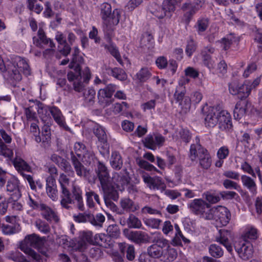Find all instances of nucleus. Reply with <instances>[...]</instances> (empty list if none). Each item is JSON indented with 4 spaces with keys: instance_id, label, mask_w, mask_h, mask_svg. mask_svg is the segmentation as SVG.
Wrapping results in <instances>:
<instances>
[{
    "instance_id": "obj_1",
    "label": "nucleus",
    "mask_w": 262,
    "mask_h": 262,
    "mask_svg": "<svg viewBox=\"0 0 262 262\" xmlns=\"http://www.w3.org/2000/svg\"><path fill=\"white\" fill-rule=\"evenodd\" d=\"M100 16L103 20V30L108 34L112 33L114 27L118 24L120 18V11L115 9L112 13L111 5L104 3L100 5Z\"/></svg>"
},
{
    "instance_id": "obj_2",
    "label": "nucleus",
    "mask_w": 262,
    "mask_h": 262,
    "mask_svg": "<svg viewBox=\"0 0 262 262\" xmlns=\"http://www.w3.org/2000/svg\"><path fill=\"white\" fill-rule=\"evenodd\" d=\"M43 243L42 239L33 234L27 236L20 243L19 248L34 262H43L40 255L32 249L31 247L39 249Z\"/></svg>"
},
{
    "instance_id": "obj_3",
    "label": "nucleus",
    "mask_w": 262,
    "mask_h": 262,
    "mask_svg": "<svg viewBox=\"0 0 262 262\" xmlns=\"http://www.w3.org/2000/svg\"><path fill=\"white\" fill-rule=\"evenodd\" d=\"M9 78L16 81L21 79L20 72L26 75H30V68L26 61L20 56H16L7 64L6 71Z\"/></svg>"
},
{
    "instance_id": "obj_4",
    "label": "nucleus",
    "mask_w": 262,
    "mask_h": 262,
    "mask_svg": "<svg viewBox=\"0 0 262 262\" xmlns=\"http://www.w3.org/2000/svg\"><path fill=\"white\" fill-rule=\"evenodd\" d=\"M69 81H73V88L77 92H83L85 90V84H87L90 78L91 73L89 68L86 67L82 71L81 69L79 70L74 69V71H70L67 74Z\"/></svg>"
},
{
    "instance_id": "obj_5",
    "label": "nucleus",
    "mask_w": 262,
    "mask_h": 262,
    "mask_svg": "<svg viewBox=\"0 0 262 262\" xmlns=\"http://www.w3.org/2000/svg\"><path fill=\"white\" fill-rule=\"evenodd\" d=\"M220 200V198L195 199L188 204V207L193 213L205 220L211 205L217 203Z\"/></svg>"
},
{
    "instance_id": "obj_6",
    "label": "nucleus",
    "mask_w": 262,
    "mask_h": 262,
    "mask_svg": "<svg viewBox=\"0 0 262 262\" xmlns=\"http://www.w3.org/2000/svg\"><path fill=\"white\" fill-rule=\"evenodd\" d=\"M205 220H214L223 226L226 225L230 220L231 214L229 210L223 206L211 207Z\"/></svg>"
},
{
    "instance_id": "obj_7",
    "label": "nucleus",
    "mask_w": 262,
    "mask_h": 262,
    "mask_svg": "<svg viewBox=\"0 0 262 262\" xmlns=\"http://www.w3.org/2000/svg\"><path fill=\"white\" fill-rule=\"evenodd\" d=\"M71 160L77 176L83 178L91 184L95 183L97 179L96 175L90 169L84 167L73 151L71 152Z\"/></svg>"
},
{
    "instance_id": "obj_8",
    "label": "nucleus",
    "mask_w": 262,
    "mask_h": 262,
    "mask_svg": "<svg viewBox=\"0 0 262 262\" xmlns=\"http://www.w3.org/2000/svg\"><path fill=\"white\" fill-rule=\"evenodd\" d=\"M29 204L34 209H40L42 216L48 221L58 222L59 219L56 213L50 207L41 203L38 198L35 200L29 198Z\"/></svg>"
},
{
    "instance_id": "obj_9",
    "label": "nucleus",
    "mask_w": 262,
    "mask_h": 262,
    "mask_svg": "<svg viewBox=\"0 0 262 262\" xmlns=\"http://www.w3.org/2000/svg\"><path fill=\"white\" fill-rule=\"evenodd\" d=\"M13 164L17 171L28 181L31 188L32 190H35L36 185L32 177L25 173V171L31 172L32 168L31 166L20 158H15L13 161Z\"/></svg>"
},
{
    "instance_id": "obj_10",
    "label": "nucleus",
    "mask_w": 262,
    "mask_h": 262,
    "mask_svg": "<svg viewBox=\"0 0 262 262\" xmlns=\"http://www.w3.org/2000/svg\"><path fill=\"white\" fill-rule=\"evenodd\" d=\"M178 4L179 3L176 2L174 0H164L162 7L156 5L155 9L151 10L150 11L159 19L163 18L165 16L170 17L171 16L170 12L175 10V6Z\"/></svg>"
},
{
    "instance_id": "obj_11",
    "label": "nucleus",
    "mask_w": 262,
    "mask_h": 262,
    "mask_svg": "<svg viewBox=\"0 0 262 262\" xmlns=\"http://www.w3.org/2000/svg\"><path fill=\"white\" fill-rule=\"evenodd\" d=\"M123 234L129 240L140 245L147 243L150 240L148 234L141 231H130L128 229H125Z\"/></svg>"
},
{
    "instance_id": "obj_12",
    "label": "nucleus",
    "mask_w": 262,
    "mask_h": 262,
    "mask_svg": "<svg viewBox=\"0 0 262 262\" xmlns=\"http://www.w3.org/2000/svg\"><path fill=\"white\" fill-rule=\"evenodd\" d=\"M168 245V241L165 238L157 239L156 243L147 248V253L154 258H159L164 254L163 248Z\"/></svg>"
},
{
    "instance_id": "obj_13",
    "label": "nucleus",
    "mask_w": 262,
    "mask_h": 262,
    "mask_svg": "<svg viewBox=\"0 0 262 262\" xmlns=\"http://www.w3.org/2000/svg\"><path fill=\"white\" fill-rule=\"evenodd\" d=\"M174 98L176 102L178 103L180 107V113L184 115L189 112L191 107V100L189 96H185L184 92L176 91Z\"/></svg>"
},
{
    "instance_id": "obj_14",
    "label": "nucleus",
    "mask_w": 262,
    "mask_h": 262,
    "mask_svg": "<svg viewBox=\"0 0 262 262\" xmlns=\"http://www.w3.org/2000/svg\"><path fill=\"white\" fill-rule=\"evenodd\" d=\"M112 179L120 192H122L125 189V186H127L129 183L130 178L126 169H124L119 172H115L113 174Z\"/></svg>"
},
{
    "instance_id": "obj_15",
    "label": "nucleus",
    "mask_w": 262,
    "mask_h": 262,
    "mask_svg": "<svg viewBox=\"0 0 262 262\" xmlns=\"http://www.w3.org/2000/svg\"><path fill=\"white\" fill-rule=\"evenodd\" d=\"M165 141V137L159 134L148 135L144 139L143 143L146 148L155 150L157 147L162 146Z\"/></svg>"
},
{
    "instance_id": "obj_16",
    "label": "nucleus",
    "mask_w": 262,
    "mask_h": 262,
    "mask_svg": "<svg viewBox=\"0 0 262 262\" xmlns=\"http://www.w3.org/2000/svg\"><path fill=\"white\" fill-rule=\"evenodd\" d=\"M205 0H195L192 3L191 2H186L183 4L182 10L186 11L185 15L190 19L204 5Z\"/></svg>"
},
{
    "instance_id": "obj_17",
    "label": "nucleus",
    "mask_w": 262,
    "mask_h": 262,
    "mask_svg": "<svg viewBox=\"0 0 262 262\" xmlns=\"http://www.w3.org/2000/svg\"><path fill=\"white\" fill-rule=\"evenodd\" d=\"M221 113V111L217 109V107H209L207 111L205 113V124L206 127H213L219 122V116Z\"/></svg>"
},
{
    "instance_id": "obj_18",
    "label": "nucleus",
    "mask_w": 262,
    "mask_h": 262,
    "mask_svg": "<svg viewBox=\"0 0 262 262\" xmlns=\"http://www.w3.org/2000/svg\"><path fill=\"white\" fill-rule=\"evenodd\" d=\"M217 122L219 128L226 132H230L232 130L233 125L231 121L230 114L224 110L221 111Z\"/></svg>"
},
{
    "instance_id": "obj_19",
    "label": "nucleus",
    "mask_w": 262,
    "mask_h": 262,
    "mask_svg": "<svg viewBox=\"0 0 262 262\" xmlns=\"http://www.w3.org/2000/svg\"><path fill=\"white\" fill-rule=\"evenodd\" d=\"M235 249L238 253L239 256L244 260H248L253 256V246L249 242H245L242 243L239 247L235 246Z\"/></svg>"
},
{
    "instance_id": "obj_20",
    "label": "nucleus",
    "mask_w": 262,
    "mask_h": 262,
    "mask_svg": "<svg viewBox=\"0 0 262 262\" xmlns=\"http://www.w3.org/2000/svg\"><path fill=\"white\" fill-rule=\"evenodd\" d=\"M214 51V48L208 46L204 47L201 52L203 63L209 70L214 69L215 66V62L211 56V54H213Z\"/></svg>"
},
{
    "instance_id": "obj_21",
    "label": "nucleus",
    "mask_w": 262,
    "mask_h": 262,
    "mask_svg": "<svg viewBox=\"0 0 262 262\" xmlns=\"http://www.w3.org/2000/svg\"><path fill=\"white\" fill-rule=\"evenodd\" d=\"M231 237L230 231L225 229H221L219 231L218 235L215 237V241L222 244L229 252L232 251V247L229 241Z\"/></svg>"
},
{
    "instance_id": "obj_22",
    "label": "nucleus",
    "mask_w": 262,
    "mask_h": 262,
    "mask_svg": "<svg viewBox=\"0 0 262 262\" xmlns=\"http://www.w3.org/2000/svg\"><path fill=\"white\" fill-rule=\"evenodd\" d=\"M33 43L39 48H43V45L50 43L49 46L51 48L55 47L54 43L50 39L48 38L42 29H39L37 32V36L33 38Z\"/></svg>"
},
{
    "instance_id": "obj_23",
    "label": "nucleus",
    "mask_w": 262,
    "mask_h": 262,
    "mask_svg": "<svg viewBox=\"0 0 262 262\" xmlns=\"http://www.w3.org/2000/svg\"><path fill=\"white\" fill-rule=\"evenodd\" d=\"M251 106L247 100H240L236 104L233 111V116L236 120H239L244 117Z\"/></svg>"
},
{
    "instance_id": "obj_24",
    "label": "nucleus",
    "mask_w": 262,
    "mask_h": 262,
    "mask_svg": "<svg viewBox=\"0 0 262 262\" xmlns=\"http://www.w3.org/2000/svg\"><path fill=\"white\" fill-rule=\"evenodd\" d=\"M142 177L144 182L150 189H164L165 185L161 178L158 177H151L147 174H144Z\"/></svg>"
},
{
    "instance_id": "obj_25",
    "label": "nucleus",
    "mask_w": 262,
    "mask_h": 262,
    "mask_svg": "<svg viewBox=\"0 0 262 262\" xmlns=\"http://www.w3.org/2000/svg\"><path fill=\"white\" fill-rule=\"evenodd\" d=\"M49 111L53 116L55 122L66 130H69L70 128L66 125L64 118L60 110L56 106H53L49 107Z\"/></svg>"
},
{
    "instance_id": "obj_26",
    "label": "nucleus",
    "mask_w": 262,
    "mask_h": 262,
    "mask_svg": "<svg viewBox=\"0 0 262 262\" xmlns=\"http://www.w3.org/2000/svg\"><path fill=\"white\" fill-rule=\"evenodd\" d=\"M96 173L100 184L110 181V177L106 166L102 162L99 161L96 169Z\"/></svg>"
},
{
    "instance_id": "obj_27",
    "label": "nucleus",
    "mask_w": 262,
    "mask_h": 262,
    "mask_svg": "<svg viewBox=\"0 0 262 262\" xmlns=\"http://www.w3.org/2000/svg\"><path fill=\"white\" fill-rule=\"evenodd\" d=\"M119 248L122 253L125 255L126 259L129 261H133L136 257V251L135 247L126 243L119 244Z\"/></svg>"
},
{
    "instance_id": "obj_28",
    "label": "nucleus",
    "mask_w": 262,
    "mask_h": 262,
    "mask_svg": "<svg viewBox=\"0 0 262 262\" xmlns=\"http://www.w3.org/2000/svg\"><path fill=\"white\" fill-rule=\"evenodd\" d=\"M102 189L104 194V196H118L120 191L113 185L111 181L101 184Z\"/></svg>"
},
{
    "instance_id": "obj_29",
    "label": "nucleus",
    "mask_w": 262,
    "mask_h": 262,
    "mask_svg": "<svg viewBox=\"0 0 262 262\" xmlns=\"http://www.w3.org/2000/svg\"><path fill=\"white\" fill-rule=\"evenodd\" d=\"M93 127V132L97 138L98 140L101 143L105 144L107 142V135L102 126L94 122H90Z\"/></svg>"
},
{
    "instance_id": "obj_30",
    "label": "nucleus",
    "mask_w": 262,
    "mask_h": 262,
    "mask_svg": "<svg viewBox=\"0 0 262 262\" xmlns=\"http://www.w3.org/2000/svg\"><path fill=\"white\" fill-rule=\"evenodd\" d=\"M82 198H62L60 203L62 207L69 209L71 207L70 205L74 204L76 201L78 209L81 211L84 210V206L82 202Z\"/></svg>"
},
{
    "instance_id": "obj_31",
    "label": "nucleus",
    "mask_w": 262,
    "mask_h": 262,
    "mask_svg": "<svg viewBox=\"0 0 262 262\" xmlns=\"http://www.w3.org/2000/svg\"><path fill=\"white\" fill-rule=\"evenodd\" d=\"M206 149L201 144H191L189 150V157L192 161H195L200 156L206 152Z\"/></svg>"
},
{
    "instance_id": "obj_32",
    "label": "nucleus",
    "mask_w": 262,
    "mask_h": 262,
    "mask_svg": "<svg viewBox=\"0 0 262 262\" xmlns=\"http://www.w3.org/2000/svg\"><path fill=\"white\" fill-rule=\"evenodd\" d=\"M80 52L79 49L77 47L74 48V51L72 54L73 58L69 67L71 69H81L80 64L83 62V58L81 56H79Z\"/></svg>"
},
{
    "instance_id": "obj_33",
    "label": "nucleus",
    "mask_w": 262,
    "mask_h": 262,
    "mask_svg": "<svg viewBox=\"0 0 262 262\" xmlns=\"http://www.w3.org/2000/svg\"><path fill=\"white\" fill-rule=\"evenodd\" d=\"M116 89V86L115 84H110L104 89H101L98 92V98L99 100H102L105 98H111Z\"/></svg>"
},
{
    "instance_id": "obj_34",
    "label": "nucleus",
    "mask_w": 262,
    "mask_h": 262,
    "mask_svg": "<svg viewBox=\"0 0 262 262\" xmlns=\"http://www.w3.org/2000/svg\"><path fill=\"white\" fill-rule=\"evenodd\" d=\"M241 180L243 185L249 190L253 195H255L257 191L255 181L251 178L246 175H243Z\"/></svg>"
},
{
    "instance_id": "obj_35",
    "label": "nucleus",
    "mask_w": 262,
    "mask_h": 262,
    "mask_svg": "<svg viewBox=\"0 0 262 262\" xmlns=\"http://www.w3.org/2000/svg\"><path fill=\"white\" fill-rule=\"evenodd\" d=\"M122 208L127 211L135 212L139 208V206L129 198H123L120 201Z\"/></svg>"
},
{
    "instance_id": "obj_36",
    "label": "nucleus",
    "mask_w": 262,
    "mask_h": 262,
    "mask_svg": "<svg viewBox=\"0 0 262 262\" xmlns=\"http://www.w3.org/2000/svg\"><path fill=\"white\" fill-rule=\"evenodd\" d=\"M112 167L115 169H120L122 166L123 161L120 154L116 151H113L110 159Z\"/></svg>"
},
{
    "instance_id": "obj_37",
    "label": "nucleus",
    "mask_w": 262,
    "mask_h": 262,
    "mask_svg": "<svg viewBox=\"0 0 262 262\" xmlns=\"http://www.w3.org/2000/svg\"><path fill=\"white\" fill-rule=\"evenodd\" d=\"M51 129L49 125L45 124L42 127V146L48 147L50 145Z\"/></svg>"
},
{
    "instance_id": "obj_38",
    "label": "nucleus",
    "mask_w": 262,
    "mask_h": 262,
    "mask_svg": "<svg viewBox=\"0 0 262 262\" xmlns=\"http://www.w3.org/2000/svg\"><path fill=\"white\" fill-rule=\"evenodd\" d=\"M151 76V73L148 68L144 67L137 73L135 75L136 79L139 82H145Z\"/></svg>"
},
{
    "instance_id": "obj_39",
    "label": "nucleus",
    "mask_w": 262,
    "mask_h": 262,
    "mask_svg": "<svg viewBox=\"0 0 262 262\" xmlns=\"http://www.w3.org/2000/svg\"><path fill=\"white\" fill-rule=\"evenodd\" d=\"M257 237V230L253 227H247L242 235V238L246 242L248 239L255 240Z\"/></svg>"
},
{
    "instance_id": "obj_40",
    "label": "nucleus",
    "mask_w": 262,
    "mask_h": 262,
    "mask_svg": "<svg viewBox=\"0 0 262 262\" xmlns=\"http://www.w3.org/2000/svg\"><path fill=\"white\" fill-rule=\"evenodd\" d=\"M95 241L97 245L104 248H108L112 245L110 243V237L104 234H96L95 236Z\"/></svg>"
},
{
    "instance_id": "obj_41",
    "label": "nucleus",
    "mask_w": 262,
    "mask_h": 262,
    "mask_svg": "<svg viewBox=\"0 0 262 262\" xmlns=\"http://www.w3.org/2000/svg\"><path fill=\"white\" fill-rule=\"evenodd\" d=\"M200 165L202 168L207 169L211 165V158L207 150L204 154L200 156L199 158Z\"/></svg>"
},
{
    "instance_id": "obj_42",
    "label": "nucleus",
    "mask_w": 262,
    "mask_h": 262,
    "mask_svg": "<svg viewBox=\"0 0 262 262\" xmlns=\"http://www.w3.org/2000/svg\"><path fill=\"white\" fill-rule=\"evenodd\" d=\"M82 156V161L86 166H92L97 161L95 154L92 151L88 150Z\"/></svg>"
},
{
    "instance_id": "obj_43",
    "label": "nucleus",
    "mask_w": 262,
    "mask_h": 262,
    "mask_svg": "<svg viewBox=\"0 0 262 262\" xmlns=\"http://www.w3.org/2000/svg\"><path fill=\"white\" fill-rule=\"evenodd\" d=\"M239 93L238 94V98L241 100H243L246 98L250 94L251 88L249 87V84L246 81L244 83L241 84L238 88Z\"/></svg>"
},
{
    "instance_id": "obj_44",
    "label": "nucleus",
    "mask_w": 262,
    "mask_h": 262,
    "mask_svg": "<svg viewBox=\"0 0 262 262\" xmlns=\"http://www.w3.org/2000/svg\"><path fill=\"white\" fill-rule=\"evenodd\" d=\"M209 252L212 257L216 258L221 257L224 254L223 249L216 244H211L210 245Z\"/></svg>"
},
{
    "instance_id": "obj_45",
    "label": "nucleus",
    "mask_w": 262,
    "mask_h": 262,
    "mask_svg": "<svg viewBox=\"0 0 262 262\" xmlns=\"http://www.w3.org/2000/svg\"><path fill=\"white\" fill-rule=\"evenodd\" d=\"M111 71L112 75L119 80L124 81L127 78L126 73L121 68H114L111 69Z\"/></svg>"
},
{
    "instance_id": "obj_46",
    "label": "nucleus",
    "mask_w": 262,
    "mask_h": 262,
    "mask_svg": "<svg viewBox=\"0 0 262 262\" xmlns=\"http://www.w3.org/2000/svg\"><path fill=\"white\" fill-rule=\"evenodd\" d=\"M95 94V91L93 89L89 88L88 90H84L83 92V96L85 102L93 104L94 103Z\"/></svg>"
},
{
    "instance_id": "obj_47",
    "label": "nucleus",
    "mask_w": 262,
    "mask_h": 262,
    "mask_svg": "<svg viewBox=\"0 0 262 262\" xmlns=\"http://www.w3.org/2000/svg\"><path fill=\"white\" fill-rule=\"evenodd\" d=\"M142 227L141 221L136 216L131 214L128 218V227L129 228L140 229Z\"/></svg>"
},
{
    "instance_id": "obj_48",
    "label": "nucleus",
    "mask_w": 262,
    "mask_h": 262,
    "mask_svg": "<svg viewBox=\"0 0 262 262\" xmlns=\"http://www.w3.org/2000/svg\"><path fill=\"white\" fill-rule=\"evenodd\" d=\"M104 48L110 52L111 55L113 56L120 64L122 63V60L119 52L116 46L110 43V45H104Z\"/></svg>"
},
{
    "instance_id": "obj_49",
    "label": "nucleus",
    "mask_w": 262,
    "mask_h": 262,
    "mask_svg": "<svg viewBox=\"0 0 262 262\" xmlns=\"http://www.w3.org/2000/svg\"><path fill=\"white\" fill-rule=\"evenodd\" d=\"M92 220H90V223L93 226L102 227V224L105 221V216L101 213H97L96 215L92 214Z\"/></svg>"
},
{
    "instance_id": "obj_50",
    "label": "nucleus",
    "mask_w": 262,
    "mask_h": 262,
    "mask_svg": "<svg viewBox=\"0 0 262 262\" xmlns=\"http://www.w3.org/2000/svg\"><path fill=\"white\" fill-rule=\"evenodd\" d=\"M209 25V20L208 18H201L198 20L195 27L196 29L199 34L204 32Z\"/></svg>"
},
{
    "instance_id": "obj_51",
    "label": "nucleus",
    "mask_w": 262,
    "mask_h": 262,
    "mask_svg": "<svg viewBox=\"0 0 262 262\" xmlns=\"http://www.w3.org/2000/svg\"><path fill=\"white\" fill-rule=\"evenodd\" d=\"M74 150L75 154L79 158H81L82 155L88 151L85 145L80 142H77L75 143Z\"/></svg>"
},
{
    "instance_id": "obj_52",
    "label": "nucleus",
    "mask_w": 262,
    "mask_h": 262,
    "mask_svg": "<svg viewBox=\"0 0 262 262\" xmlns=\"http://www.w3.org/2000/svg\"><path fill=\"white\" fill-rule=\"evenodd\" d=\"M74 220L78 223L90 222V220H92V214L91 213H79L77 215L73 216Z\"/></svg>"
},
{
    "instance_id": "obj_53",
    "label": "nucleus",
    "mask_w": 262,
    "mask_h": 262,
    "mask_svg": "<svg viewBox=\"0 0 262 262\" xmlns=\"http://www.w3.org/2000/svg\"><path fill=\"white\" fill-rule=\"evenodd\" d=\"M197 48L196 43L192 38H190L188 41L186 47L185 52L188 57L191 56L193 53L195 51Z\"/></svg>"
},
{
    "instance_id": "obj_54",
    "label": "nucleus",
    "mask_w": 262,
    "mask_h": 262,
    "mask_svg": "<svg viewBox=\"0 0 262 262\" xmlns=\"http://www.w3.org/2000/svg\"><path fill=\"white\" fill-rule=\"evenodd\" d=\"M0 154L8 158H11L13 155L12 150L8 148L1 139H0Z\"/></svg>"
},
{
    "instance_id": "obj_55",
    "label": "nucleus",
    "mask_w": 262,
    "mask_h": 262,
    "mask_svg": "<svg viewBox=\"0 0 262 262\" xmlns=\"http://www.w3.org/2000/svg\"><path fill=\"white\" fill-rule=\"evenodd\" d=\"M8 258L16 262H29L25 256L19 252H15L11 253Z\"/></svg>"
},
{
    "instance_id": "obj_56",
    "label": "nucleus",
    "mask_w": 262,
    "mask_h": 262,
    "mask_svg": "<svg viewBox=\"0 0 262 262\" xmlns=\"http://www.w3.org/2000/svg\"><path fill=\"white\" fill-rule=\"evenodd\" d=\"M166 247L167 251L165 253V256L169 261H172L177 258L178 255L177 251L176 249L170 247L168 245Z\"/></svg>"
},
{
    "instance_id": "obj_57",
    "label": "nucleus",
    "mask_w": 262,
    "mask_h": 262,
    "mask_svg": "<svg viewBox=\"0 0 262 262\" xmlns=\"http://www.w3.org/2000/svg\"><path fill=\"white\" fill-rule=\"evenodd\" d=\"M7 191L10 192H12V194L9 195L12 196L13 195H21L19 193V190L17 185L15 183L11 181H8L7 185Z\"/></svg>"
},
{
    "instance_id": "obj_58",
    "label": "nucleus",
    "mask_w": 262,
    "mask_h": 262,
    "mask_svg": "<svg viewBox=\"0 0 262 262\" xmlns=\"http://www.w3.org/2000/svg\"><path fill=\"white\" fill-rule=\"evenodd\" d=\"M107 234L109 235L108 237H112L117 238L120 235V230L116 225H110L107 229Z\"/></svg>"
},
{
    "instance_id": "obj_59",
    "label": "nucleus",
    "mask_w": 262,
    "mask_h": 262,
    "mask_svg": "<svg viewBox=\"0 0 262 262\" xmlns=\"http://www.w3.org/2000/svg\"><path fill=\"white\" fill-rule=\"evenodd\" d=\"M35 225L36 227L41 232L47 234L50 232V228L49 225L45 222L41 221L38 220L36 221Z\"/></svg>"
},
{
    "instance_id": "obj_60",
    "label": "nucleus",
    "mask_w": 262,
    "mask_h": 262,
    "mask_svg": "<svg viewBox=\"0 0 262 262\" xmlns=\"http://www.w3.org/2000/svg\"><path fill=\"white\" fill-rule=\"evenodd\" d=\"M179 135L182 141L186 143H189L191 139V134L188 129H182L179 132Z\"/></svg>"
},
{
    "instance_id": "obj_61",
    "label": "nucleus",
    "mask_w": 262,
    "mask_h": 262,
    "mask_svg": "<svg viewBox=\"0 0 262 262\" xmlns=\"http://www.w3.org/2000/svg\"><path fill=\"white\" fill-rule=\"evenodd\" d=\"M239 85L240 84H239L238 82L236 80H234L230 83L229 84V91L230 93L233 95H237L238 96Z\"/></svg>"
},
{
    "instance_id": "obj_62",
    "label": "nucleus",
    "mask_w": 262,
    "mask_h": 262,
    "mask_svg": "<svg viewBox=\"0 0 262 262\" xmlns=\"http://www.w3.org/2000/svg\"><path fill=\"white\" fill-rule=\"evenodd\" d=\"M144 222L149 227L153 228H158L161 221L159 219L151 218L144 220Z\"/></svg>"
},
{
    "instance_id": "obj_63",
    "label": "nucleus",
    "mask_w": 262,
    "mask_h": 262,
    "mask_svg": "<svg viewBox=\"0 0 262 262\" xmlns=\"http://www.w3.org/2000/svg\"><path fill=\"white\" fill-rule=\"evenodd\" d=\"M58 166L66 172H71L72 173H74V171L72 170V166L70 163L64 158H62V161H61Z\"/></svg>"
},
{
    "instance_id": "obj_64",
    "label": "nucleus",
    "mask_w": 262,
    "mask_h": 262,
    "mask_svg": "<svg viewBox=\"0 0 262 262\" xmlns=\"http://www.w3.org/2000/svg\"><path fill=\"white\" fill-rule=\"evenodd\" d=\"M217 71L219 76H223L227 73V66L224 60H222L219 63Z\"/></svg>"
}]
</instances>
